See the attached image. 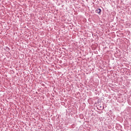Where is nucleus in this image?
<instances>
[{
    "instance_id": "f257e3e1",
    "label": "nucleus",
    "mask_w": 131,
    "mask_h": 131,
    "mask_svg": "<svg viewBox=\"0 0 131 131\" xmlns=\"http://www.w3.org/2000/svg\"><path fill=\"white\" fill-rule=\"evenodd\" d=\"M101 12H102V10L100 9H97L96 10V12L97 13V14H101Z\"/></svg>"
}]
</instances>
